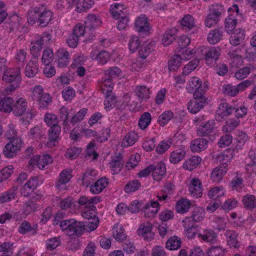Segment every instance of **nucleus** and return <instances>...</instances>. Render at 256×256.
<instances>
[{"label": "nucleus", "instance_id": "nucleus-1", "mask_svg": "<svg viewBox=\"0 0 256 256\" xmlns=\"http://www.w3.org/2000/svg\"><path fill=\"white\" fill-rule=\"evenodd\" d=\"M28 103L24 98L18 99L12 106V112L16 116H20V121L24 126H28L36 116L34 108H29L26 111Z\"/></svg>", "mask_w": 256, "mask_h": 256}, {"label": "nucleus", "instance_id": "nucleus-2", "mask_svg": "<svg viewBox=\"0 0 256 256\" xmlns=\"http://www.w3.org/2000/svg\"><path fill=\"white\" fill-rule=\"evenodd\" d=\"M20 72L19 67L6 70L2 76V80L7 83H11L6 90L14 91L19 86L20 82Z\"/></svg>", "mask_w": 256, "mask_h": 256}, {"label": "nucleus", "instance_id": "nucleus-3", "mask_svg": "<svg viewBox=\"0 0 256 256\" xmlns=\"http://www.w3.org/2000/svg\"><path fill=\"white\" fill-rule=\"evenodd\" d=\"M32 100L36 102L39 106L44 108L48 106L51 102L50 95L48 93H44V89L41 86H36L32 92Z\"/></svg>", "mask_w": 256, "mask_h": 256}, {"label": "nucleus", "instance_id": "nucleus-4", "mask_svg": "<svg viewBox=\"0 0 256 256\" xmlns=\"http://www.w3.org/2000/svg\"><path fill=\"white\" fill-rule=\"evenodd\" d=\"M228 16L225 20V28L228 32H232L236 28L238 18H241L239 8L236 4H234L228 9Z\"/></svg>", "mask_w": 256, "mask_h": 256}, {"label": "nucleus", "instance_id": "nucleus-5", "mask_svg": "<svg viewBox=\"0 0 256 256\" xmlns=\"http://www.w3.org/2000/svg\"><path fill=\"white\" fill-rule=\"evenodd\" d=\"M22 145L20 138H16L10 140L4 146L3 154L7 158H12L17 154Z\"/></svg>", "mask_w": 256, "mask_h": 256}, {"label": "nucleus", "instance_id": "nucleus-6", "mask_svg": "<svg viewBox=\"0 0 256 256\" xmlns=\"http://www.w3.org/2000/svg\"><path fill=\"white\" fill-rule=\"evenodd\" d=\"M134 25L136 30L140 35L146 36L150 34L151 27L145 15L141 14L137 17Z\"/></svg>", "mask_w": 256, "mask_h": 256}, {"label": "nucleus", "instance_id": "nucleus-7", "mask_svg": "<svg viewBox=\"0 0 256 256\" xmlns=\"http://www.w3.org/2000/svg\"><path fill=\"white\" fill-rule=\"evenodd\" d=\"M61 132L60 126H55L50 128L48 131V140L46 142V146L49 148H52L56 146L60 139V134Z\"/></svg>", "mask_w": 256, "mask_h": 256}, {"label": "nucleus", "instance_id": "nucleus-8", "mask_svg": "<svg viewBox=\"0 0 256 256\" xmlns=\"http://www.w3.org/2000/svg\"><path fill=\"white\" fill-rule=\"evenodd\" d=\"M188 190L192 196L195 198L202 197L203 189L200 180L198 178H192L189 184Z\"/></svg>", "mask_w": 256, "mask_h": 256}, {"label": "nucleus", "instance_id": "nucleus-9", "mask_svg": "<svg viewBox=\"0 0 256 256\" xmlns=\"http://www.w3.org/2000/svg\"><path fill=\"white\" fill-rule=\"evenodd\" d=\"M220 54L219 47H212L205 54L206 64L210 66H214L218 60Z\"/></svg>", "mask_w": 256, "mask_h": 256}, {"label": "nucleus", "instance_id": "nucleus-10", "mask_svg": "<svg viewBox=\"0 0 256 256\" xmlns=\"http://www.w3.org/2000/svg\"><path fill=\"white\" fill-rule=\"evenodd\" d=\"M124 163L121 154H116L112 156V160L109 163L112 174H118L121 170Z\"/></svg>", "mask_w": 256, "mask_h": 256}, {"label": "nucleus", "instance_id": "nucleus-11", "mask_svg": "<svg viewBox=\"0 0 256 256\" xmlns=\"http://www.w3.org/2000/svg\"><path fill=\"white\" fill-rule=\"evenodd\" d=\"M215 126L214 120H206L202 123L197 129V134L200 136H207L211 134Z\"/></svg>", "mask_w": 256, "mask_h": 256}, {"label": "nucleus", "instance_id": "nucleus-12", "mask_svg": "<svg viewBox=\"0 0 256 256\" xmlns=\"http://www.w3.org/2000/svg\"><path fill=\"white\" fill-rule=\"evenodd\" d=\"M228 166L226 162H224L215 168L211 173V180L216 182H220L226 172Z\"/></svg>", "mask_w": 256, "mask_h": 256}, {"label": "nucleus", "instance_id": "nucleus-13", "mask_svg": "<svg viewBox=\"0 0 256 256\" xmlns=\"http://www.w3.org/2000/svg\"><path fill=\"white\" fill-rule=\"evenodd\" d=\"M18 188L12 186L10 188L0 194V203L8 202L15 200L17 197Z\"/></svg>", "mask_w": 256, "mask_h": 256}, {"label": "nucleus", "instance_id": "nucleus-14", "mask_svg": "<svg viewBox=\"0 0 256 256\" xmlns=\"http://www.w3.org/2000/svg\"><path fill=\"white\" fill-rule=\"evenodd\" d=\"M152 228V224L149 222H144L140 225L138 230V234L142 236L146 240H151L153 238V234L151 232Z\"/></svg>", "mask_w": 256, "mask_h": 256}, {"label": "nucleus", "instance_id": "nucleus-15", "mask_svg": "<svg viewBox=\"0 0 256 256\" xmlns=\"http://www.w3.org/2000/svg\"><path fill=\"white\" fill-rule=\"evenodd\" d=\"M72 170L70 168H66L62 171L59 175L58 180L55 184V186L58 189L62 188L72 178Z\"/></svg>", "mask_w": 256, "mask_h": 256}, {"label": "nucleus", "instance_id": "nucleus-16", "mask_svg": "<svg viewBox=\"0 0 256 256\" xmlns=\"http://www.w3.org/2000/svg\"><path fill=\"white\" fill-rule=\"evenodd\" d=\"M58 58V66L66 67L69 64L70 54L68 51L64 48H60L56 54Z\"/></svg>", "mask_w": 256, "mask_h": 256}, {"label": "nucleus", "instance_id": "nucleus-17", "mask_svg": "<svg viewBox=\"0 0 256 256\" xmlns=\"http://www.w3.org/2000/svg\"><path fill=\"white\" fill-rule=\"evenodd\" d=\"M236 140V142L234 144L232 147V151L234 154L243 148L246 142L248 140V136L245 132L242 131H238Z\"/></svg>", "mask_w": 256, "mask_h": 256}, {"label": "nucleus", "instance_id": "nucleus-18", "mask_svg": "<svg viewBox=\"0 0 256 256\" xmlns=\"http://www.w3.org/2000/svg\"><path fill=\"white\" fill-rule=\"evenodd\" d=\"M166 172V168L164 163L160 162L156 166L153 165L152 176L154 180H161L164 176Z\"/></svg>", "mask_w": 256, "mask_h": 256}, {"label": "nucleus", "instance_id": "nucleus-19", "mask_svg": "<svg viewBox=\"0 0 256 256\" xmlns=\"http://www.w3.org/2000/svg\"><path fill=\"white\" fill-rule=\"evenodd\" d=\"M234 106L226 102H221L217 108L216 113L217 116L223 118L231 114L234 112Z\"/></svg>", "mask_w": 256, "mask_h": 256}, {"label": "nucleus", "instance_id": "nucleus-20", "mask_svg": "<svg viewBox=\"0 0 256 256\" xmlns=\"http://www.w3.org/2000/svg\"><path fill=\"white\" fill-rule=\"evenodd\" d=\"M134 92L138 100L140 102L150 98V88L145 86L140 85L136 87Z\"/></svg>", "mask_w": 256, "mask_h": 256}, {"label": "nucleus", "instance_id": "nucleus-21", "mask_svg": "<svg viewBox=\"0 0 256 256\" xmlns=\"http://www.w3.org/2000/svg\"><path fill=\"white\" fill-rule=\"evenodd\" d=\"M198 237L206 242L214 244L216 240L217 234L212 229H206L202 233L198 234Z\"/></svg>", "mask_w": 256, "mask_h": 256}, {"label": "nucleus", "instance_id": "nucleus-22", "mask_svg": "<svg viewBox=\"0 0 256 256\" xmlns=\"http://www.w3.org/2000/svg\"><path fill=\"white\" fill-rule=\"evenodd\" d=\"M208 104V102H205L204 100L202 101H200L192 99L190 100L188 104V110L190 112L195 114L203 108L204 106Z\"/></svg>", "mask_w": 256, "mask_h": 256}, {"label": "nucleus", "instance_id": "nucleus-23", "mask_svg": "<svg viewBox=\"0 0 256 256\" xmlns=\"http://www.w3.org/2000/svg\"><path fill=\"white\" fill-rule=\"evenodd\" d=\"M108 180L106 177L99 178L94 184L90 187V191L94 194L101 192L108 186Z\"/></svg>", "mask_w": 256, "mask_h": 256}, {"label": "nucleus", "instance_id": "nucleus-24", "mask_svg": "<svg viewBox=\"0 0 256 256\" xmlns=\"http://www.w3.org/2000/svg\"><path fill=\"white\" fill-rule=\"evenodd\" d=\"M38 180L37 177L33 176L24 184L22 192L24 196H28L38 185Z\"/></svg>", "mask_w": 256, "mask_h": 256}, {"label": "nucleus", "instance_id": "nucleus-25", "mask_svg": "<svg viewBox=\"0 0 256 256\" xmlns=\"http://www.w3.org/2000/svg\"><path fill=\"white\" fill-rule=\"evenodd\" d=\"M72 223L70 230L67 232V235L69 236L76 235L78 236H82L86 230L84 222L74 220V222Z\"/></svg>", "mask_w": 256, "mask_h": 256}, {"label": "nucleus", "instance_id": "nucleus-26", "mask_svg": "<svg viewBox=\"0 0 256 256\" xmlns=\"http://www.w3.org/2000/svg\"><path fill=\"white\" fill-rule=\"evenodd\" d=\"M98 175V172L94 169L88 168L83 174L82 178V184L86 187H88L94 180Z\"/></svg>", "mask_w": 256, "mask_h": 256}, {"label": "nucleus", "instance_id": "nucleus-27", "mask_svg": "<svg viewBox=\"0 0 256 256\" xmlns=\"http://www.w3.org/2000/svg\"><path fill=\"white\" fill-rule=\"evenodd\" d=\"M244 31L240 28H237L234 30L230 38V43L234 46L240 44L244 39Z\"/></svg>", "mask_w": 256, "mask_h": 256}, {"label": "nucleus", "instance_id": "nucleus-28", "mask_svg": "<svg viewBox=\"0 0 256 256\" xmlns=\"http://www.w3.org/2000/svg\"><path fill=\"white\" fill-rule=\"evenodd\" d=\"M208 141L206 139L200 138L192 141L190 145L191 150L194 152H200L207 148Z\"/></svg>", "mask_w": 256, "mask_h": 256}, {"label": "nucleus", "instance_id": "nucleus-29", "mask_svg": "<svg viewBox=\"0 0 256 256\" xmlns=\"http://www.w3.org/2000/svg\"><path fill=\"white\" fill-rule=\"evenodd\" d=\"M114 6V8H112L110 12L115 18L119 19L121 16H128L129 14V10L123 4H115Z\"/></svg>", "mask_w": 256, "mask_h": 256}, {"label": "nucleus", "instance_id": "nucleus-30", "mask_svg": "<svg viewBox=\"0 0 256 256\" xmlns=\"http://www.w3.org/2000/svg\"><path fill=\"white\" fill-rule=\"evenodd\" d=\"M186 151L184 148H180L172 151L170 156L169 160L172 164H177L186 156Z\"/></svg>", "mask_w": 256, "mask_h": 256}, {"label": "nucleus", "instance_id": "nucleus-31", "mask_svg": "<svg viewBox=\"0 0 256 256\" xmlns=\"http://www.w3.org/2000/svg\"><path fill=\"white\" fill-rule=\"evenodd\" d=\"M90 56L92 59L96 60L98 64L102 65L106 64L110 58V53L106 50H101L96 56L94 52H92Z\"/></svg>", "mask_w": 256, "mask_h": 256}, {"label": "nucleus", "instance_id": "nucleus-32", "mask_svg": "<svg viewBox=\"0 0 256 256\" xmlns=\"http://www.w3.org/2000/svg\"><path fill=\"white\" fill-rule=\"evenodd\" d=\"M242 202L247 210H252L256 208V196L254 195L246 194L242 197Z\"/></svg>", "mask_w": 256, "mask_h": 256}, {"label": "nucleus", "instance_id": "nucleus-33", "mask_svg": "<svg viewBox=\"0 0 256 256\" xmlns=\"http://www.w3.org/2000/svg\"><path fill=\"white\" fill-rule=\"evenodd\" d=\"M201 158L198 156H192L186 160L182 167L186 170H192L200 164Z\"/></svg>", "mask_w": 256, "mask_h": 256}, {"label": "nucleus", "instance_id": "nucleus-34", "mask_svg": "<svg viewBox=\"0 0 256 256\" xmlns=\"http://www.w3.org/2000/svg\"><path fill=\"white\" fill-rule=\"evenodd\" d=\"M226 238L228 244L230 247L238 248L239 244L237 240L238 234L232 230H226L224 234Z\"/></svg>", "mask_w": 256, "mask_h": 256}, {"label": "nucleus", "instance_id": "nucleus-35", "mask_svg": "<svg viewBox=\"0 0 256 256\" xmlns=\"http://www.w3.org/2000/svg\"><path fill=\"white\" fill-rule=\"evenodd\" d=\"M53 13L50 10H45L39 15L38 20V25L42 27L47 26L50 22L52 19Z\"/></svg>", "mask_w": 256, "mask_h": 256}, {"label": "nucleus", "instance_id": "nucleus-36", "mask_svg": "<svg viewBox=\"0 0 256 256\" xmlns=\"http://www.w3.org/2000/svg\"><path fill=\"white\" fill-rule=\"evenodd\" d=\"M37 62L38 60L34 59L26 65L24 71L26 76L32 78L38 72V67Z\"/></svg>", "mask_w": 256, "mask_h": 256}, {"label": "nucleus", "instance_id": "nucleus-37", "mask_svg": "<svg viewBox=\"0 0 256 256\" xmlns=\"http://www.w3.org/2000/svg\"><path fill=\"white\" fill-rule=\"evenodd\" d=\"M182 241L180 238L174 236L170 237L166 242V247L170 250H176L181 246Z\"/></svg>", "mask_w": 256, "mask_h": 256}, {"label": "nucleus", "instance_id": "nucleus-38", "mask_svg": "<svg viewBox=\"0 0 256 256\" xmlns=\"http://www.w3.org/2000/svg\"><path fill=\"white\" fill-rule=\"evenodd\" d=\"M192 214L190 218L195 222H202L204 218L205 210L201 207L194 208L191 212Z\"/></svg>", "mask_w": 256, "mask_h": 256}, {"label": "nucleus", "instance_id": "nucleus-39", "mask_svg": "<svg viewBox=\"0 0 256 256\" xmlns=\"http://www.w3.org/2000/svg\"><path fill=\"white\" fill-rule=\"evenodd\" d=\"M191 204L189 200L182 198L178 201L176 205V210L179 214H184L188 212L190 208Z\"/></svg>", "mask_w": 256, "mask_h": 256}, {"label": "nucleus", "instance_id": "nucleus-40", "mask_svg": "<svg viewBox=\"0 0 256 256\" xmlns=\"http://www.w3.org/2000/svg\"><path fill=\"white\" fill-rule=\"evenodd\" d=\"M222 36V32L219 29H214L210 30L208 36V42L214 44L218 42Z\"/></svg>", "mask_w": 256, "mask_h": 256}, {"label": "nucleus", "instance_id": "nucleus-41", "mask_svg": "<svg viewBox=\"0 0 256 256\" xmlns=\"http://www.w3.org/2000/svg\"><path fill=\"white\" fill-rule=\"evenodd\" d=\"M176 32L174 30H168L166 31L162 40V44L164 46H168L171 44L176 38Z\"/></svg>", "mask_w": 256, "mask_h": 256}, {"label": "nucleus", "instance_id": "nucleus-42", "mask_svg": "<svg viewBox=\"0 0 256 256\" xmlns=\"http://www.w3.org/2000/svg\"><path fill=\"white\" fill-rule=\"evenodd\" d=\"M202 82L196 76L191 78L188 82L186 90L190 93H192L195 90L202 86Z\"/></svg>", "mask_w": 256, "mask_h": 256}, {"label": "nucleus", "instance_id": "nucleus-43", "mask_svg": "<svg viewBox=\"0 0 256 256\" xmlns=\"http://www.w3.org/2000/svg\"><path fill=\"white\" fill-rule=\"evenodd\" d=\"M101 20L98 16L94 14H90L88 16V20L86 22V27L90 30L100 26Z\"/></svg>", "mask_w": 256, "mask_h": 256}, {"label": "nucleus", "instance_id": "nucleus-44", "mask_svg": "<svg viewBox=\"0 0 256 256\" xmlns=\"http://www.w3.org/2000/svg\"><path fill=\"white\" fill-rule=\"evenodd\" d=\"M112 234L118 241H122L126 238L122 226L118 224L114 226Z\"/></svg>", "mask_w": 256, "mask_h": 256}, {"label": "nucleus", "instance_id": "nucleus-45", "mask_svg": "<svg viewBox=\"0 0 256 256\" xmlns=\"http://www.w3.org/2000/svg\"><path fill=\"white\" fill-rule=\"evenodd\" d=\"M14 101L12 98L6 97L0 100V110L6 112H12V104Z\"/></svg>", "mask_w": 256, "mask_h": 256}, {"label": "nucleus", "instance_id": "nucleus-46", "mask_svg": "<svg viewBox=\"0 0 256 256\" xmlns=\"http://www.w3.org/2000/svg\"><path fill=\"white\" fill-rule=\"evenodd\" d=\"M44 136V132L42 128L40 126H36L30 129L28 136L33 140H38Z\"/></svg>", "mask_w": 256, "mask_h": 256}, {"label": "nucleus", "instance_id": "nucleus-47", "mask_svg": "<svg viewBox=\"0 0 256 256\" xmlns=\"http://www.w3.org/2000/svg\"><path fill=\"white\" fill-rule=\"evenodd\" d=\"M180 24L184 30H191L195 26L194 18L190 14L184 16L181 20Z\"/></svg>", "mask_w": 256, "mask_h": 256}, {"label": "nucleus", "instance_id": "nucleus-48", "mask_svg": "<svg viewBox=\"0 0 256 256\" xmlns=\"http://www.w3.org/2000/svg\"><path fill=\"white\" fill-rule=\"evenodd\" d=\"M182 59L180 55H174L171 57L168 62L170 71H176L180 66Z\"/></svg>", "mask_w": 256, "mask_h": 256}, {"label": "nucleus", "instance_id": "nucleus-49", "mask_svg": "<svg viewBox=\"0 0 256 256\" xmlns=\"http://www.w3.org/2000/svg\"><path fill=\"white\" fill-rule=\"evenodd\" d=\"M30 231H32V234L33 235L37 234V226L32 227L30 223L27 221L23 222L19 226L18 232L22 234H25Z\"/></svg>", "mask_w": 256, "mask_h": 256}, {"label": "nucleus", "instance_id": "nucleus-50", "mask_svg": "<svg viewBox=\"0 0 256 256\" xmlns=\"http://www.w3.org/2000/svg\"><path fill=\"white\" fill-rule=\"evenodd\" d=\"M240 120L238 119L230 118L222 128L224 132H231L239 125Z\"/></svg>", "mask_w": 256, "mask_h": 256}, {"label": "nucleus", "instance_id": "nucleus-51", "mask_svg": "<svg viewBox=\"0 0 256 256\" xmlns=\"http://www.w3.org/2000/svg\"><path fill=\"white\" fill-rule=\"evenodd\" d=\"M114 83L112 78H106L103 80L101 88L104 95L112 94Z\"/></svg>", "mask_w": 256, "mask_h": 256}, {"label": "nucleus", "instance_id": "nucleus-52", "mask_svg": "<svg viewBox=\"0 0 256 256\" xmlns=\"http://www.w3.org/2000/svg\"><path fill=\"white\" fill-rule=\"evenodd\" d=\"M43 44L38 38L35 42H31L30 50L31 54L34 56V59L38 60V52L42 49Z\"/></svg>", "mask_w": 256, "mask_h": 256}, {"label": "nucleus", "instance_id": "nucleus-53", "mask_svg": "<svg viewBox=\"0 0 256 256\" xmlns=\"http://www.w3.org/2000/svg\"><path fill=\"white\" fill-rule=\"evenodd\" d=\"M138 140L137 134L131 132L128 134L122 141V145L123 147H128L133 145Z\"/></svg>", "mask_w": 256, "mask_h": 256}, {"label": "nucleus", "instance_id": "nucleus-54", "mask_svg": "<svg viewBox=\"0 0 256 256\" xmlns=\"http://www.w3.org/2000/svg\"><path fill=\"white\" fill-rule=\"evenodd\" d=\"M94 3V0H83L82 2L78 4L75 10L78 12H86L92 8Z\"/></svg>", "mask_w": 256, "mask_h": 256}, {"label": "nucleus", "instance_id": "nucleus-55", "mask_svg": "<svg viewBox=\"0 0 256 256\" xmlns=\"http://www.w3.org/2000/svg\"><path fill=\"white\" fill-rule=\"evenodd\" d=\"M152 120L150 114L148 112L143 113L139 120L138 126L142 130L146 129L150 124Z\"/></svg>", "mask_w": 256, "mask_h": 256}, {"label": "nucleus", "instance_id": "nucleus-56", "mask_svg": "<svg viewBox=\"0 0 256 256\" xmlns=\"http://www.w3.org/2000/svg\"><path fill=\"white\" fill-rule=\"evenodd\" d=\"M88 112V109L86 108H82L78 112H77L74 116H72L70 122L72 126L80 122L84 119L86 114Z\"/></svg>", "mask_w": 256, "mask_h": 256}, {"label": "nucleus", "instance_id": "nucleus-57", "mask_svg": "<svg viewBox=\"0 0 256 256\" xmlns=\"http://www.w3.org/2000/svg\"><path fill=\"white\" fill-rule=\"evenodd\" d=\"M38 200V196H32L29 200L26 201L24 204V208L28 213L36 210L38 207L37 200Z\"/></svg>", "mask_w": 256, "mask_h": 256}, {"label": "nucleus", "instance_id": "nucleus-58", "mask_svg": "<svg viewBox=\"0 0 256 256\" xmlns=\"http://www.w3.org/2000/svg\"><path fill=\"white\" fill-rule=\"evenodd\" d=\"M44 120L46 124L50 127L60 126L58 116L54 114L46 113L44 117Z\"/></svg>", "mask_w": 256, "mask_h": 256}, {"label": "nucleus", "instance_id": "nucleus-59", "mask_svg": "<svg viewBox=\"0 0 256 256\" xmlns=\"http://www.w3.org/2000/svg\"><path fill=\"white\" fill-rule=\"evenodd\" d=\"M173 116L172 111L166 110L158 116V122L160 126H164L172 119Z\"/></svg>", "mask_w": 256, "mask_h": 256}, {"label": "nucleus", "instance_id": "nucleus-60", "mask_svg": "<svg viewBox=\"0 0 256 256\" xmlns=\"http://www.w3.org/2000/svg\"><path fill=\"white\" fill-rule=\"evenodd\" d=\"M140 186V182L137 180L130 181L124 186L126 193H130L138 190Z\"/></svg>", "mask_w": 256, "mask_h": 256}, {"label": "nucleus", "instance_id": "nucleus-61", "mask_svg": "<svg viewBox=\"0 0 256 256\" xmlns=\"http://www.w3.org/2000/svg\"><path fill=\"white\" fill-rule=\"evenodd\" d=\"M6 137L10 140L16 138H20L18 136V132L16 129V126L10 123L8 126V129L6 134Z\"/></svg>", "mask_w": 256, "mask_h": 256}, {"label": "nucleus", "instance_id": "nucleus-62", "mask_svg": "<svg viewBox=\"0 0 256 256\" xmlns=\"http://www.w3.org/2000/svg\"><path fill=\"white\" fill-rule=\"evenodd\" d=\"M106 100L104 102V108L108 110H110L116 104V98L112 94H105Z\"/></svg>", "mask_w": 256, "mask_h": 256}, {"label": "nucleus", "instance_id": "nucleus-63", "mask_svg": "<svg viewBox=\"0 0 256 256\" xmlns=\"http://www.w3.org/2000/svg\"><path fill=\"white\" fill-rule=\"evenodd\" d=\"M52 157L48 154L44 155L41 158L40 157L38 168L40 170L46 169V166L52 164Z\"/></svg>", "mask_w": 256, "mask_h": 256}, {"label": "nucleus", "instance_id": "nucleus-64", "mask_svg": "<svg viewBox=\"0 0 256 256\" xmlns=\"http://www.w3.org/2000/svg\"><path fill=\"white\" fill-rule=\"evenodd\" d=\"M172 144L171 139L161 141L156 147V151L159 154H162L166 151Z\"/></svg>", "mask_w": 256, "mask_h": 256}]
</instances>
